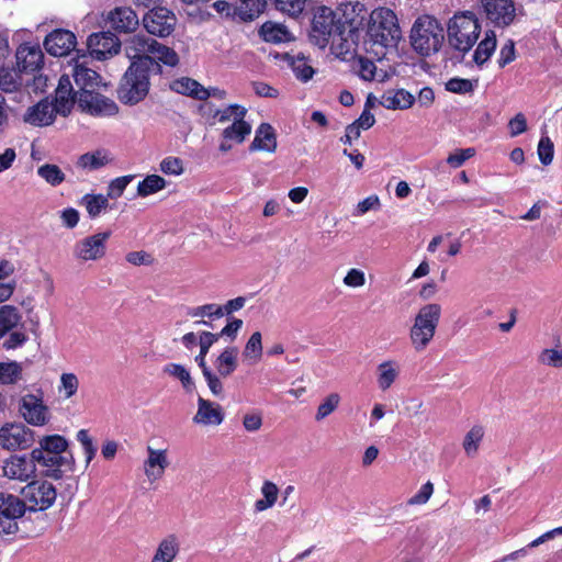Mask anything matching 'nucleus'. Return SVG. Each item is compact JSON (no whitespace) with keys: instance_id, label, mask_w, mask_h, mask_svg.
<instances>
[{"instance_id":"nucleus-13","label":"nucleus","mask_w":562,"mask_h":562,"mask_svg":"<svg viewBox=\"0 0 562 562\" xmlns=\"http://www.w3.org/2000/svg\"><path fill=\"white\" fill-rule=\"evenodd\" d=\"M77 104L82 112L93 116H113L119 112V106L112 99L92 90L81 91Z\"/></svg>"},{"instance_id":"nucleus-30","label":"nucleus","mask_w":562,"mask_h":562,"mask_svg":"<svg viewBox=\"0 0 562 562\" xmlns=\"http://www.w3.org/2000/svg\"><path fill=\"white\" fill-rule=\"evenodd\" d=\"M414 102L415 97L405 89L387 90L380 100V104L387 110H406Z\"/></svg>"},{"instance_id":"nucleus-59","label":"nucleus","mask_w":562,"mask_h":562,"mask_svg":"<svg viewBox=\"0 0 562 562\" xmlns=\"http://www.w3.org/2000/svg\"><path fill=\"white\" fill-rule=\"evenodd\" d=\"M366 273L362 269L359 268L349 269L342 279L344 285L349 289L362 288L366 284Z\"/></svg>"},{"instance_id":"nucleus-41","label":"nucleus","mask_w":562,"mask_h":562,"mask_svg":"<svg viewBox=\"0 0 562 562\" xmlns=\"http://www.w3.org/2000/svg\"><path fill=\"white\" fill-rule=\"evenodd\" d=\"M260 35L266 42L271 43H284L292 40V35L286 26L270 21L262 24Z\"/></svg>"},{"instance_id":"nucleus-46","label":"nucleus","mask_w":562,"mask_h":562,"mask_svg":"<svg viewBox=\"0 0 562 562\" xmlns=\"http://www.w3.org/2000/svg\"><path fill=\"white\" fill-rule=\"evenodd\" d=\"M243 119L235 120L223 131V138L235 143H243L251 133V125Z\"/></svg>"},{"instance_id":"nucleus-54","label":"nucleus","mask_w":562,"mask_h":562,"mask_svg":"<svg viewBox=\"0 0 562 562\" xmlns=\"http://www.w3.org/2000/svg\"><path fill=\"white\" fill-rule=\"evenodd\" d=\"M340 401H341V398L338 393L334 392V393L328 394L322 401V403L318 405L316 414H315V419L317 422L325 419L327 416H329L331 413H334L338 408Z\"/></svg>"},{"instance_id":"nucleus-23","label":"nucleus","mask_w":562,"mask_h":562,"mask_svg":"<svg viewBox=\"0 0 562 562\" xmlns=\"http://www.w3.org/2000/svg\"><path fill=\"white\" fill-rule=\"evenodd\" d=\"M146 451L147 458L143 464L144 473L149 482H156L164 476L169 467L168 453L166 449H154L150 446Z\"/></svg>"},{"instance_id":"nucleus-32","label":"nucleus","mask_w":562,"mask_h":562,"mask_svg":"<svg viewBox=\"0 0 562 562\" xmlns=\"http://www.w3.org/2000/svg\"><path fill=\"white\" fill-rule=\"evenodd\" d=\"M112 161L113 157L108 149H97L81 155L78 158L77 165L83 170L94 171L108 166Z\"/></svg>"},{"instance_id":"nucleus-62","label":"nucleus","mask_w":562,"mask_h":562,"mask_svg":"<svg viewBox=\"0 0 562 562\" xmlns=\"http://www.w3.org/2000/svg\"><path fill=\"white\" fill-rule=\"evenodd\" d=\"M243 321L239 318H229L227 324L221 329L220 333H214V336L220 338H227L229 341H234L238 335V331L243 327Z\"/></svg>"},{"instance_id":"nucleus-36","label":"nucleus","mask_w":562,"mask_h":562,"mask_svg":"<svg viewBox=\"0 0 562 562\" xmlns=\"http://www.w3.org/2000/svg\"><path fill=\"white\" fill-rule=\"evenodd\" d=\"M75 82L80 87L81 91L91 90L99 87L101 77L97 71L86 67L82 64H76L72 69Z\"/></svg>"},{"instance_id":"nucleus-58","label":"nucleus","mask_w":562,"mask_h":562,"mask_svg":"<svg viewBox=\"0 0 562 562\" xmlns=\"http://www.w3.org/2000/svg\"><path fill=\"white\" fill-rule=\"evenodd\" d=\"M537 153L542 165L548 166L552 162L554 156V146L549 136H541Z\"/></svg>"},{"instance_id":"nucleus-56","label":"nucleus","mask_w":562,"mask_h":562,"mask_svg":"<svg viewBox=\"0 0 562 562\" xmlns=\"http://www.w3.org/2000/svg\"><path fill=\"white\" fill-rule=\"evenodd\" d=\"M76 438L82 447L83 454L86 458V467H88L90 464V462L93 460V458L95 457L97 447L94 446L93 440L90 437L87 429H80L77 432Z\"/></svg>"},{"instance_id":"nucleus-27","label":"nucleus","mask_w":562,"mask_h":562,"mask_svg":"<svg viewBox=\"0 0 562 562\" xmlns=\"http://www.w3.org/2000/svg\"><path fill=\"white\" fill-rule=\"evenodd\" d=\"M274 58L292 69L296 79L302 82L311 80L315 74L308 59L303 54L291 55L289 53L276 54Z\"/></svg>"},{"instance_id":"nucleus-43","label":"nucleus","mask_w":562,"mask_h":562,"mask_svg":"<svg viewBox=\"0 0 562 562\" xmlns=\"http://www.w3.org/2000/svg\"><path fill=\"white\" fill-rule=\"evenodd\" d=\"M262 336L260 331L250 335L243 349V358L249 364L258 363L262 358Z\"/></svg>"},{"instance_id":"nucleus-8","label":"nucleus","mask_w":562,"mask_h":562,"mask_svg":"<svg viewBox=\"0 0 562 562\" xmlns=\"http://www.w3.org/2000/svg\"><path fill=\"white\" fill-rule=\"evenodd\" d=\"M31 456L34 464L43 469V474L54 480L61 479L66 472H72L75 469V458L71 452L54 456L49 452L32 450Z\"/></svg>"},{"instance_id":"nucleus-4","label":"nucleus","mask_w":562,"mask_h":562,"mask_svg":"<svg viewBox=\"0 0 562 562\" xmlns=\"http://www.w3.org/2000/svg\"><path fill=\"white\" fill-rule=\"evenodd\" d=\"M336 12L342 29V52H348V55H352L357 52L359 45L367 9L360 1H349L340 3Z\"/></svg>"},{"instance_id":"nucleus-48","label":"nucleus","mask_w":562,"mask_h":562,"mask_svg":"<svg viewBox=\"0 0 562 562\" xmlns=\"http://www.w3.org/2000/svg\"><path fill=\"white\" fill-rule=\"evenodd\" d=\"M164 372L177 380H179L187 392L194 389V382L190 371L180 363H168L164 367Z\"/></svg>"},{"instance_id":"nucleus-12","label":"nucleus","mask_w":562,"mask_h":562,"mask_svg":"<svg viewBox=\"0 0 562 562\" xmlns=\"http://www.w3.org/2000/svg\"><path fill=\"white\" fill-rule=\"evenodd\" d=\"M480 3L487 21L496 27H507L516 20L514 0H480Z\"/></svg>"},{"instance_id":"nucleus-5","label":"nucleus","mask_w":562,"mask_h":562,"mask_svg":"<svg viewBox=\"0 0 562 562\" xmlns=\"http://www.w3.org/2000/svg\"><path fill=\"white\" fill-rule=\"evenodd\" d=\"M480 32L481 24L475 13L459 12L448 23V42L454 49L467 53L477 42Z\"/></svg>"},{"instance_id":"nucleus-25","label":"nucleus","mask_w":562,"mask_h":562,"mask_svg":"<svg viewBox=\"0 0 562 562\" xmlns=\"http://www.w3.org/2000/svg\"><path fill=\"white\" fill-rule=\"evenodd\" d=\"M16 64L20 70L35 71L43 64V52L37 44L24 43L16 49Z\"/></svg>"},{"instance_id":"nucleus-6","label":"nucleus","mask_w":562,"mask_h":562,"mask_svg":"<svg viewBox=\"0 0 562 562\" xmlns=\"http://www.w3.org/2000/svg\"><path fill=\"white\" fill-rule=\"evenodd\" d=\"M441 311L438 303H428L418 310L409 329V340L415 351H424L434 339Z\"/></svg>"},{"instance_id":"nucleus-44","label":"nucleus","mask_w":562,"mask_h":562,"mask_svg":"<svg viewBox=\"0 0 562 562\" xmlns=\"http://www.w3.org/2000/svg\"><path fill=\"white\" fill-rule=\"evenodd\" d=\"M79 204L85 206L89 217L95 218L108 209L109 199L101 193H87L81 198Z\"/></svg>"},{"instance_id":"nucleus-9","label":"nucleus","mask_w":562,"mask_h":562,"mask_svg":"<svg viewBox=\"0 0 562 562\" xmlns=\"http://www.w3.org/2000/svg\"><path fill=\"white\" fill-rule=\"evenodd\" d=\"M21 494L27 508L32 512L49 508L57 497L55 486L46 481L30 482L22 488Z\"/></svg>"},{"instance_id":"nucleus-29","label":"nucleus","mask_w":562,"mask_h":562,"mask_svg":"<svg viewBox=\"0 0 562 562\" xmlns=\"http://www.w3.org/2000/svg\"><path fill=\"white\" fill-rule=\"evenodd\" d=\"M186 315L194 321V325L212 326V321L222 318L220 304L209 303L198 306H189Z\"/></svg>"},{"instance_id":"nucleus-51","label":"nucleus","mask_w":562,"mask_h":562,"mask_svg":"<svg viewBox=\"0 0 562 562\" xmlns=\"http://www.w3.org/2000/svg\"><path fill=\"white\" fill-rule=\"evenodd\" d=\"M217 342V337L214 336V333L202 330L201 341L199 346V353L195 356L194 361L201 369L204 371V368H209L206 364V356L214 344Z\"/></svg>"},{"instance_id":"nucleus-1","label":"nucleus","mask_w":562,"mask_h":562,"mask_svg":"<svg viewBox=\"0 0 562 562\" xmlns=\"http://www.w3.org/2000/svg\"><path fill=\"white\" fill-rule=\"evenodd\" d=\"M131 64L126 69L117 95L122 103L134 105L143 101L150 89V76L161 74V65L175 67L179 56L175 49L146 35H134L125 44Z\"/></svg>"},{"instance_id":"nucleus-33","label":"nucleus","mask_w":562,"mask_h":562,"mask_svg":"<svg viewBox=\"0 0 562 562\" xmlns=\"http://www.w3.org/2000/svg\"><path fill=\"white\" fill-rule=\"evenodd\" d=\"M24 80L21 76V70H16L14 68H4L0 69V90L5 93H18L20 95V101L23 98V93L21 92V88L23 87Z\"/></svg>"},{"instance_id":"nucleus-7","label":"nucleus","mask_w":562,"mask_h":562,"mask_svg":"<svg viewBox=\"0 0 562 562\" xmlns=\"http://www.w3.org/2000/svg\"><path fill=\"white\" fill-rule=\"evenodd\" d=\"M409 37L414 50L429 56L440 49L445 38L443 27L436 19L423 15L415 21Z\"/></svg>"},{"instance_id":"nucleus-61","label":"nucleus","mask_w":562,"mask_h":562,"mask_svg":"<svg viewBox=\"0 0 562 562\" xmlns=\"http://www.w3.org/2000/svg\"><path fill=\"white\" fill-rule=\"evenodd\" d=\"M446 89L452 93L465 94L474 90V83L470 79L456 77L446 82Z\"/></svg>"},{"instance_id":"nucleus-10","label":"nucleus","mask_w":562,"mask_h":562,"mask_svg":"<svg viewBox=\"0 0 562 562\" xmlns=\"http://www.w3.org/2000/svg\"><path fill=\"white\" fill-rule=\"evenodd\" d=\"M27 508L25 501L18 496L0 493V535H13L18 530L16 519Z\"/></svg>"},{"instance_id":"nucleus-28","label":"nucleus","mask_w":562,"mask_h":562,"mask_svg":"<svg viewBox=\"0 0 562 562\" xmlns=\"http://www.w3.org/2000/svg\"><path fill=\"white\" fill-rule=\"evenodd\" d=\"M180 552V540L177 535L164 537L157 544L150 562H175Z\"/></svg>"},{"instance_id":"nucleus-52","label":"nucleus","mask_w":562,"mask_h":562,"mask_svg":"<svg viewBox=\"0 0 562 562\" xmlns=\"http://www.w3.org/2000/svg\"><path fill=\"white\" fill-rule=\"evenodd\" d=\"M22 378V367L16 361L0 362V384H14Z\"/></svg>"},{"instance_id":"nucleus-55","label":"nucleus","mask_w":562,"mask_h":562,"mask_svg":"<svg viewBox=\"0 0 562 562\" xmlns=\"http://www.w3.org/2000/svg\"><path fill=\"white\" fill-rule=\"evenodd\" d=\"M79 387V380L75 373L65 372L60 375L58 392L64 398L72 397Z\"/></svg>"},{"instance_id":"nucleus-39","label":"nucleus","mask_w":562,"mask_h":562,"mask_svg":"<svg viewBox=\"0 0 562 562\" xmlns=\"http://www.w3.org/2000/svg\"><path fill=\"white\" fill-rule=\"evenodd\" d=\"M485 436V428L482 425H473L464 435L462 448L469 458L477 454L480 446Z\"/></svg>"},{"instance_id":"nucleus-2","label":"nucleus","mask_w":562,"mask_h":562,"mask_svg":"<svg viewBox=\"0 0 562 562\" xmlns=\"http://www.w3.org/2000/svg\"><path fill=\"white\" fill-rule=\"evenodd\" d=\"M339 24L337 12L328 7H319L316 9L312 21V37L315 43L325 47L330 43L334 53L344 59L347 58L348 52H342L341 42L342 31Z\"/></svg>"},{"instance_id":"nucleus-3","label":"nucleus","mask_w":562,"mask_h":562,"mask_svg":"<svg viewBox=\"0 0 562 562\" xmlns=\"http://www.w3.org/2000/svg\"><path fill=\"white\" fill-rule=\"evenodd\" d=\"M366 34L373 44L395 46L402 37L396 14L385 7L374 9L369 15Z\"/></svg>"},{"instance_id":"nucleus-47","label":"nucleus","mask_w":562,"mask_h":562,"mask_svg":"<svg viewBox=\"0 0 562 562\" xmlns=\"http://www.w3.org/2000/svg\"><path fill=\"white\" fill-rule=\"evenodd\" d=\"M357 65H358V75L362 80L384 81L386 74L383 70H378L374 61L361 56L358 58Z\"/></svg>"},{"instance_id":"nucleus-42","label":"nucleus","mask_w":562,"mask_h":562,"mask_svg":"<svg viewBox=\"0 0 562 562\" xmlns=\"http://www.w3.org/2000/svg\"><path fill=\"white\" fill-rule=\"evenodd\" d=\"M69 442L61 435H47L43 436L38 441V447L33 450H41L49 452L50 454H66L68 451Z\"/></svg>"},{"instance_id":"nucleus-50","label":"nucleus","mask_w":562,"mask_h":562,"mask_svg":"<svg viewBox=\"0 0 562 562\" xmlns=\"http://www.w3.org/2000/svg\"><path fill=\"white\" fill-rule=\"evenodd\" d=\"M37 175L52 187H57L65 181L64 171L54 164H44L37 168Z\"/></svg>"},{"instance_id":"nucleus-18","label":"nucleus","mask_w":562,"mask_h":562,"mask_svg":"<svg viewBox=\"0 0 562 562\" xmlns=\"http://www.w3.org/2000/svg\"><path fill=\"white\" fill-rule=\"evenodd\" d=\"M36 465L32 456H13L3 465V475L10 480L26 482L35 476Z\"/></svg>"},{"instance_id":"nucleus-20","label":"nucleus","mask_w":562,"mask_h":562,"mask_svg":"<svg viewBox=\"0 0 562 562\" xmlns=\"http://www.w3.org/2000/svg\"><path fill=\"white\" fill-rule=\"evenodd\" d=\"M76 46V36L67 30H54L44 41V47L49 55L66 56Z\"/></svg>"},{"instance_id":"nucleus-31","label":"nucleus","mask_w":562,"mask_h":562,"mask_svg":"<svg viewBox=\"0 0 562 562\" xmlns=\"http://www.w3.org/2000/svg\"><path fill=\"white\" fill-rule=\"evenodd\" d=\"M250 150H262L274 153L277 149V137L274 130L268 123H262L256 130L255 138L250 145Z\"/></svg>"},{"instance_id":"nucleus-38","label":"nucleus","mask_w":562,"mask_h":562,"mask_svg":"<svg viewBox=\"0 0 562 562\" xmlns=\"http://www.w3.org/2000/svg\"><path fill=\"white\" fill-rule=\"evenodd\" d=\"M21 321L22 315L16 306L9 304L0 306V339L15 329Z\"/></svg>"},{"instance_id":"nucleus-26","label":"nucleus","mask_w":562,"mask_h":562,"mask_svg":"<svg viewBox=\"0 0 562 562\" xmlns=\"http://www.w3.org/2000/svg\"><path fill=\"white\" fill-rule=\"evenodd\" d=\"M75 102L70 78L68 75H63L58 81L53 108L56 113L67 116L71 112Z\"/></svg>"},{"instance_id":"nucleus-60","label":"nucleus","mask_w":562,"mask_h":562,"mask_svg":"<svg viewBox=\"0 0 562 562\" xmlns=\"http://www.w3.org/2000/svg\"><path fill=\"white\" fill-rule=\"evenodd\" d=\"M134 175H127L113 179L109 184L108 199L120 198L125 191L126 187L134 180Z\"/></svg>"},{"instance_id":"nucleus-24","label":"nucleus","mask_w":562,"mask_h":562,"mask_svg":"<svg viewBox=\"0 0 562 562\" xmlns=\"http://www.w3.org/2000/svg\"><path fill=\"white\" fill-rule=\"evenodd\" d=\"M225 414L220 404L203 397L198 398V411L192 420L201 426H218L224 422Z\"/></svg>"},{"instance_id":"nucleus-14","label":"nucleus","mask_w":562,"mask_h":562,"mask_svg":"<svg viewBox=\"0 0 562 562\" xmlns=\"http://www.w3.org/2000/svg\"><path fill=\"white\" fill-rule=\"evenodd\" d=\"M143 24L148 33L158 37H166L173 32L177 18L171 10L156 7L144 15Z\"/></svg>"},{"instance_id":"nucleus-35","label":"nucleus","mask_w":562,"mask_h":562,"mask_svg":"<svg viewBox=\"0 0 562 562\" xmlns=\"http://www.w3.org/2000/svg\"><path fill=\"white\" fill-rule=\"evenodd\" d=\"M497 46L496 34L493 30H487L484 33L483 40L477 44L474 54L473 61L477 66H483L495 53Z\"/></svg>"},{"instance_id":"nucleus-57","label":"nucleus","mask_w":562,"mask_h":562,"mask_svg":"<svg viewBox=\"0 0 562 562\" xmlns=\"http://www.w3.org/2000/svg\"><path fill=\"white\" fill-rule=\"evenodd\" d=\"M159 170L167 176H181L184 172L183 161L173 156L165 157L159 164Z\"/></svg>"},{"instance_id":"nucleus-53","label":"nucleus","mask_w":562,"mask_h":562,"mask_svg":"<svg viewBox=\"0 0 562 562\" xmlns=\"http://www.w3.org/2000/svg\"><path fill=\"white\" fill-rule=\"evenodd\" d=\"M538 362L546 367L562 369V346L542 349L538 355Z\"/></svg>"},{"instance_id":"nucleus-64","label":"nucleus","mask_w":562,"mask_h":562,"mask_svg":"<svg viewBox=\"0 0 562 562\" xmlns=\"http://www.w3.org/2000/svg\"><path fill=\"white\" fill-rule=\"evenodd\" d=\"M475 155V149L472 147L464 149H457L454 153L447 157V164L452 168L461 167L468 159Z\"/></svg>"},{"instance_id":"nucleus-45","label":"nucleus","mask_w":562,"mask_h":562,"mask_svg":"<svg viewBox=\"0 0 562 562\" xmlns=\"http://www.w3.org/2000/svg\"><path fill=\"white\" fill-rule=\"evenodd\" d=\"M167 187V181L158 175H148L138 182L136 188V195L138 198H147L156 194Z\"/></svg>"},{"instance_id":"nucleus-22","label":"nucleus","mask_w":562,"mask_h":562,"mask_svg":"<svg viewBox=\"0 0 562 562\" xmlns=\"http://www.w3.org/2000/svg\"><path fill=\"white\" fill-rule=\"evenodd\" d=\"M56 114L53 103L43 99L26 109L23 122L35 127H44L54 123Z\"/></svg>"},{"instance_id":"nucleus-34","label":"nucleus","mask_w":562,"mask_h":562,"mask_svg":"<svg viewBox=\"0 0 562 562\" xmlns=\"http://www.w3.org/2000/svg\"><path fill=\"white\" fill-rule=\"evenodd\" d=\"M215 368L220 376H229L238 366V349L231 346L224 348L215 360Z\"/></svg>"},{"instance_id":"nucleus-63","label":"nucleus","mask_w":562,"mask_h":562,"mask_svg":"<svg viewBox=\"0 0 562 562\" xmlns=\"http://www.w3.org/2000/svg\"><path fill=\"white\" fill-rule=\"evenodd\" d=\"M516 59V48L515 42L513 40H507L501 47L497 64L501 68H504L508 64L513 63Z\"/></svg>"},{"instance_id":"nucleus-49","label":"nucleus","mask_w":562,"mask_h":562,"mask_svg":"<svg viewBox=\"0 0 562 562\" xmlns=\"http://www.w3.org/2000/svg\"><path fill=\"white\" fill-rule=\"evenodd\" d=\"M247 113V109L239 104H231L224 109L215 110L213 114V122L215 123H226L232 121V123L237 119L245 117Z\"/></svg>"},{"instance_id":"nucleus-15","label":"nucleus","mask_w":562,"mask_h":562,"mask_svg":"<svg viewBox=\"0 0 562 562\" xmlns=\"http://www.w3.org/2000/svg\"><path fill=\"white\" fill-rule=\"evenodd\" d=\"M19 411L31 426L43 427L50 420V412L41 396L26 394L20 401Z\"/></svg>"},{"instance_id":"nucleus-37","label":"nucleus","mask_w":562,"mask_h":562,"mask_svg":"<svg viewBox=\"0 0 562 562\" xmlns=\"http://www.w3.org/2000/svg\"><path fill=\"white\" fill-rule=\"evenodd\" d=\"M171 89L177 93L190 95L201 101L207 100V94H205V88L202 85H200L196 80L188 77L175 80L171 83Z\"/></svg>"},{"instance_id":"nucleus-21","label":"nucleus","mask_w":562,"mask_h":562,"mask_svg":"<svg viewBox=\"0 0 562 562\" xmlns=\"http://www.w3.org/2000/svg\"><path fill=\"white\" fill-rule=\"evenodd\" d=\"M402 364L396 359L382 360L375 368V383L381 392H387L400 380Z\"/></svg>"},{"instance_id":"nucleus-19","label":"nucleus","mask_w":562,"mask_h":562,"mask_svg":"<svg viewBox=\"0 0 562 562\" xmlns=\"http://www.w3.org/2000/svg\"><path fill=\"white\" fill-rule=\"evenodd\" d=\"M106 23L119 33H133L139 25L136 12L130 7H116L109 11Z\"/></svg>"},{"instance_id":"nucleus-16","label":"nucleus","mask_w":562,"mask_h":562,"mask_svg":"<svg viewBox=\"0 0 562 562\" xmlns=\"http://www.w3.org/2000/svg\"><path fill=\"white\" fill-rule=\"evenodd\" d=\"M33 443V431L22 423H9L0 428V445L7 450L26 449Z\"/></svg>"},{"instance_id":"nucleus-40","label":"nucleus","mask_w":562,"mask_h":562,"mask_svg":"<svg viewBox=\"0 0 562 562\" xmlns=\"http://www.w3.org/2000/svg\"><path fill=\"white\" fill-rule=\"evenodd\" d=\"M261 498L257 499L254 504L255 512L261 513L272 508L279 495V488L276 483L266 480L260 487Z\"/></svg>"},{"instance_id":"nucleus-11","label":"nucleus","mask_w":562,"mask_h":562,"mask_svg":"<svg viewBox=\"0 0 562 562\" xmlns=\"http://www.w3.org/2000/svg\"><path fill=\"white\" fill-rule=\"evenodd\" d=\"M111 232H100L78 240L72 249V255L80 261H98L106 254V243Z\"/></svg>"},{"instance_id":"nucleus-17","label":"nucleus","mask_w":562,"mask_h":562,"mask_svg":"<svg viewBox=\"0 0 562 562\" xmlns=\"http://www.w3.org/2000/svg\"><path fill=\"white\" fill-rule=\"evenodd\" d=\"M87 45L90 55L98 60L117 54L121 47L120 40L110 31L91 34L88 37Z\"/></svg>"}]
</instances>
